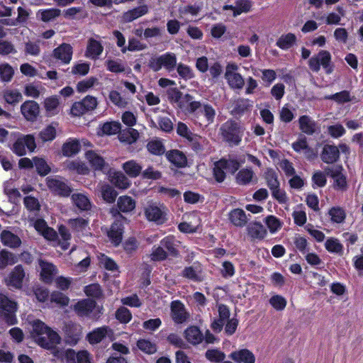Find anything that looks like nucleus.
I'll list each match as a JSON object with an SVG mask.
<instances>
[{
  "label": "nucleus",
  "mask_w": 363,
  "mask_h": 363,
  "mask_svg": "<svg viewBox=\"0 0 363 363\" xmlns=\"http://www.w3.org/2000/svg\"><path fill=\"white\" fill-rule=\"evenodd\" d=\"M36 147L35 138L33 134L24 135L18 133L15 141L10 147V150L16 156L23 157L27 154V150L30 152H33Z\"/></svg>",
  "instance_id": "nucleus-1"
},
{
  "label": "nucleus",
  "mask_w": 363,
  "mask_h": 363,
  "mask_svg": "<svg viewBox=\"0 0 363 363\" xmlns=\"http://www.w3.org/2000/svg\"><path fill=\"white\" fill-rule=\"evenodd\" d=\"M18 309L17 303L10 299L6 295L0 293V315L4 316L5 322L9 325L17 323L16 312Z\"/></svg>",
  "instance_id": "nucleus-2"
},
{
  "label": "nucleus",
  "mask_w": 363,
  "mask_h": 363,
  "mask_svg": "<svg viewBox=\"0 0 363 363\" xmlns=\"http://www.w3.org/2000/svg\"><path fill=\"white\" fill-rule=\"evenodd\" d=\"M308 66L314 72H319L322 66L326 74H331L333 71V67L331 65L330 53L327 50H320L317 55H313L309 59Z\"/></svg>",
  "instance_id": "nucleus-3"
},
{
  "label": "nucleus",
  "mask_w": 363,
  "mask_h": 363,
  "mask_svg": "<svg viewBox=\"0 0 363 363\" xmlns=\"http://www.w3.org/2000/svg\"><path fill=\"white\" fill-rule=\"evenodd\" d=\"M135 206L136 201L134 199L128 195H123L118 198L116 205L111 208L110 213L115 218L118 216V218L127 220L121 213H130L135 208Z\"/></svg>",
  "instance_id": "nucleus-4"
},
{
  "label": "nucleus",
  "mask_w": 363,
  "mask_h": 363,
  "mask_svg": "<svg viewBox=\"0 0 363 363\" xmlns=\"http://www.w3.org/2000/svg\"><path fill=\"white\" fill-rule=\"evenodd\" d=\"M177 65V57L172 52H167L158 57L151 58L149 62V67L154 72L160 71L162 67L166 69L173 70Z\"/></svg>",
  "instance_id": "nucleus-5"
},
{
  "label": "nucleus",
  "mask_w": 363,
  "mask_h": 363,
  "mask_svg": "<svg viewBox=\"0 0 363 363\" xmlns=\"http://www.w3.org/2000/svg\"><path fill=\"white\" fill-rule=\"evenodd\" d=\"M45 181L48 189L55 195L68 197L72 191V188L66 182L57 177H48Z\"/></svg>",
  "instance_id": "nucleus-6"
},
{
  "label": "nucleus",
  "mask_w": 363,
  "mask_h": 363,
  "mask_svg": "<svg viewBox=\"0 0 363 363\" xmlns=\"http://www.w3.org/2000/svg\"><path fill=\"white\" fill-rule=\"evenodd\" d=\"M26 276L25 270L21 264H18L4 279L5 284L10 289H21Z\"/></svg>",
  "instance_id": "nucleus-7"
},
{
  "label": "nucleus",
  "mask_w": 363,
  "mask_h": 363,
  "mask_svg": "<svg viewBox=\"0 0 363 363\" xmlns=\"http://www.w3.org/2000/svg\"><path fill=\"white\" fill-rule=\"evenodd\" d=\"M123 219L116 218L107 230V237L114 247H118L122 242L124 234V224Z\"/></svg>",
  "instance_id": "nucleus-8"
},
{
  "label": "nucleus",
  "mask_w": 363,
  "mask_h": 363,
  "mask_svg": "<svg viewBox=\"0 0 363 363\" xmlns=\"http://www.w3.org/2000/svg\"><path fill=\"white\" fill-rule=\"evenodd\" d=\"M65 342L70 345H76L82 335V328L75 323H68L64 328Z\"/></svg>",
  "instance_id": "nucleus-9"
},
{
  "label": "nucleus",
  "mask_w": 363,
  "mask_h": 363,
  "mask_svg": "<svg viewBox=\"0 0 363 363\" xmlns=\"http://www.w3.org/2000/svg\"><path fill=\"white\" fill-rule=\"evenodd\" d=\"M186 115L196 114L197 111L202 107V104L194 101V96L190 94H185L177 106Z\"/></svg>",
  "instance_id": "nucleus-10"
},
{
  "label": "nucleus",
  "mask_w": 363,
  "mask_h": 363,
  "mask_svg": "<svg viewBox=\"0 0 363 363\" xmlns=\"http://www.w3.org/2000/svg\"><path fill=\"white\" fill-rule=\"evenodd\" d=\"M21 112L26 121L34 122L40 114L39 104L35 101L27 100L21 104Z\"/></svg>",
  "instance_id": "nucleus-11"
},
{
  "label": "nucleus",
  "mask_w": 363,
  "mask_h": 363,
  "mask_svg": "<svg viewBox=\"0 0 363 363\" xmlns=\"http://www.w3.org/2000/svg\"><path fill=\"white\" fill-rule=\"evenodd\" d=\"M292 147L295 152L303 153L308 160H313L316 157L315 150L308 146L305 136L301 135L296 142L293 143Z\"/></svg>",
  "instance_id": "nucleus-12"
},
{
  "label": "nucleus",
  "mask_w": 363,
  "mask_h": 363,
  "mask_svg": "<svg viewBox=\"0 0 363 363\" xmlns=\"http://www.w3.org/2000/svg\"><path fill=\"white\" fill-rule=\"evenodd\" d=\"M172 318L177 324H182L187 320L189 314L186 311L184 305L180 301H174L171 304Z\"/></svg>",
  "instance_id": "nucleus-13"
},
{
  "label": "nucleus",
  "mask_w": 363,
  "mask_h": 363,
  "mask_svg": "<svg viewBox=\"0 0 363 363\" xmlns=\"http://www.w3.org/2000/svg\"><path fill=\"white\" fill-rule=\"evenodd\" d=\"M96 301L91 298H84L77 301L74 306V310L78 316H88L96 308Z\"/></svg>",
  "instance_id": "nucleus-14"
},
{
  "label": "nucleus",
  "mask_w": 363,
  "mask_h": 363,
  "mask_svg": "<svg viewBox=\"0 0 363 363\" xmlns=\"http://www.w3.org/2000/svg\"><path fill=\"white\" fill-rule=\"evenodd\" d=\"M61 337L55 331H50L46 336L39 335L35 338L36 343L42 348L50 350L54 345L60 344Z\"/></svg>",
  "instance_id": "nucleus-15"
},
{
  "label": "nucleus",
  "mask_w": 363,
  "mask_h": 363,
  "mask_svg": "<svg viewBox=\"0 0 363 363\" xmlns=\"http://www.w3.org/2000/svg\"><path fill=\"white\" fill-rule=\"evenodd\" d=\"M235 182L239 185L247 186L250 184L257 183V177L251 168L246 167L241 169L235 175Z\"/></svg>",
  "instance_id": "nucleus-16"
},
{
  "label": "nucleus",
  "mask_w": 363,
  "mask_h": 363,
  "mask_svg": "<svg viewBox=\"0 0 363 363\" xmlns=\"http://www.w3.org/2000/svg\"><path fill=\"white\" fill-rule=\"evenodd\" d=\"M73 53L72 47L67 43H62L53 50V57L61 60L64 64H69Z\"/></svg>",
  "instance_id": "nucleus-17"
},
{
  "label": "nucleus",
  "mask_w": 363,
  "mask_h": 363,
  "mask_svg": "<svg viewBox=\"0 0 363 363\" xmlns=\"http://www.w3.org/2000/svg\"><path fill=\"white\" fill-rule=\"evenodd\" d=\"M167 160L177 168H183L187 165V157L179 150H171L165 154Z\"/></svg>",
  "instance_id": "nucleus-18"
},
{
  "label": "nucleus",
  "mask_w": 363,
  "mask_h": 363,
  "mask_svg": "<svg viewBox=\"0 0 363 363\" xmlns=\"http://www.w3.org/2000/svg\"><path fill=\"white\" fill-rule=\"evenodd\" d=\"M340 157V150L338 147L334 145H325L320 158L322 161L327 164H333Z\"/></svg>",
  "instance_id": "nucleus-19"
},
{
  "label": "nucleus",
  "mask_w": 363,
  "mask_h": 363,
  "mask_svg": "<svg viewBox=\"0 0 363 363\" xmlns=\"http://www.w3.org/2000/svg\"><path fill=\"white\" fill-rule=\"evenodd\" d=\"M184 336L186 341L193 345H197L203 340V335L199 328L196 325L186 328L184 332Z\"/></svg>",
  "instance_id": "nucleus-20"
},
{
  "label": "nucleus",
  "mask_w": 363,
  "mask_h": 363,
  "mask_svg": "<svg viewBox=\"0 0 363 363\" xmlns=\"http://www.w3.org/2000/svg\"><path fill=\"white\" fill-rule=\"evenodd\" d=\"M104 47L100 41L91 38L88 40L87 46L85 52L86 57L92 60H96L102 54Z\"/></svg>",
  "instance_id": "nucleus-21"
},
{
  "label": "nucleus",
  "mask_w": 363,
  "mask_h": 363,
  "mask_svg": "<svg viewBox=\"0 0 363 363\" xmlns=\"http://www.w3.org/2000/svg\"><path fill=\"white\" fill-rule=\"evenodd\" d=\"M145 215L148 220L157 222V223H163L166 220L162 211L154 204L149 205L145 208Z\"/></svg>",
  "instance_id": "nucleus-22"
},
{
  "label": "nucleus",
  "mask_w": 363,
  "mask_h": 363,
  "mask_svg": "<svg viewBox=\"0 0 363 363\" xmlns=\"http://www.w3.org/2000/svg\"><path fill=\"white\" fill-rule=\"evenodd\" d=\"M148 11L149 9L147 5H140L124 12L123 14V21L125 23H130L134 20L147 14Z\"/></svg>",
  "instance_id": "nucleus-23"
},
{
  "label": "nucleus",
  "mask_w": 363,
  "mask_h": 363,
  "mask_svg": "<svg viewBox=\"0 0 363 363\" xmlns=\"http://www.w3.org/2000/svg\"><path fill=\"white\" fill-rule=\"evenodd\" d=\"M0 241L4 245L11 248L18 247L21 244V240L17 235L6 230L0 233Z\"/></svg>",
  "instance_id": "nucleus-24"
},
{
  "label": "nucleus",
  "mask_w": 363,
  "mask_h": 363,
  "mask_svg": "<svg viewBox=\"0 0 363 363\" xmlns=\"http://www.w3.org/2000/svg\"><path fill=\"white\" fill-rule=\"evenodd\" d=\"M230 357L237 363H255L254 354L247 349H242L230 354Z\"/></svg>",
  "instance_id": "nucleus-25"
},
{
  "label": "nucleus",
  "mask_w": 363,
  "mask_h": 363,
  "mask_svg": "<svg viewBox=\"0 0 363 363\" xmlns=\"http://www.w3.org/2000/svg\"><path fill=\"white\" fill-rule=\"evenodd\" d=\"M81 150V144L76 138H69L62 147V155L65 157H72L77 155Z\"/></svg>",
  "instance_id": "nucleus-26"
},
{
  "label": "nucleus",
  "mask_w": 363,
  "mask_h": 363,
  "mask_svg": "<svg viewBox=\"0 0 363 363\" xmlns=\"http://www.w3.org/2000/svg\"><path fill=\"white\" fill-rule=\"evenodd\" d=\"M160 245L162 246L164 250L165 249L168 255L173 257H177L179 255V252L177 250V240L172 235H168L164 237L160 240Z\"/></svg>",
  "instance_id": "nucleus-27"
},
{
  "label": "nucleus",
  "mask_w": 363,
  "mask_h": 363,
  "mask_svg": "<svg viewBox=\"0 0 363 363\" xmlns=\"http://www.w3.org/2000/svg\"><path fill=\"white\" fill-rule=\"evenodd\" d=\"M108 328L107 326L99 327L89 332L86 335V340L91 345L99 343L104 340L108 333Z\"/></svg>",
  "instance_id": "nucleus-28"
},
{
  "label": "nucleus",
  "mask_w": 363,
  "mask_h": 363,
  "mask_svg": "<svg viewBox=\"0 0 363 363\" xmlns=\"http://www.w3.org/2000/svg\"><path fill=\"white\" fill-rule=\"evenodd\" d=\"M64 168L72 172H76L79 174L86 175L89 172V168L86 164L77 160H67L64 162Z\"/></svg>",
  "instance_id": "nucleus-29"
},
{
  "label": "nucleus",
  "mask_w": 363,
  "mask_h": 363,
  "mask_svg": "<svg viewBox=\"0 0 363 363\" xmlns=\"http://www.w3.org/2000/svg\"><path fill=\"white\" fill-rule=\"evenodd\" d=\"M297 38L295 34L288 33L281 35L277 40L276 45L283 50L291 48L296 43Z\"/></svg>",
  "instance_id": "nucleus-30"
},
{
  "label": "nucleus",
  "mask_w": 363,
  "mask_h": 363,
  "mask_svg": "<svg viewBox=\"0 0 363 363\" xmlns=\"http://www.w3.org/2000/svg\"><path fill=\"white\" fill-rule=\"evenodd\" d=\"M72 201L80 211H87L91 208V203L89 198L81 193L73 194L71 196Z\"/></svg>",
  "instance_id": "nucleus-31"
},
{
  "label": "nucleus",
  "mask_w": 363,
  "mask_h": 363,
  "mask_svg": "<svg viewBox=\"0 0 363 363\" xmlns=\"http://www.w3.org/2000/svg\"><path fill=\"white\" fill-rule=\"evenodd\" d=\"M250 0H236L233 4L228 5V11H232L233 16H237L250 10Z\"/></svg>",
  "instance_id": "nucleus-32"
},
{
  "label": "nucleus",
  "mask_w": 363,
  "mask_h": 363,
  "mask_svg": "<svg viewBox=\"0 0 363 363\" xmlns=\"http://www.w3.org/2000/svg\"><path fill=\"white\" fill-rule=\"evenodd\" d=\"M59 99L56 96H51L48 97L44 101V107L46 111V116L51 117L57 115L59 110Z\"/></svg>",
  "instance_id": "nucleus-33"
},
{
  "label": "nucleus",
  "mask_w": 363,
  "mask_h": 363,
  "mask_svg": "<svg viewBox=\"0 0 363 363\" xmlns=\"http://www.w3.org/2000/svg\"><path fill=\"white\" fill-rule=\"evenodd\" d=\"M227 170V159L221 158L220 160L214 163L213 169V176L216 182H222L225 178V172Z\"/></svg>",
  "instance_id": "nucleus-34"
},
{
  "label": "nucleus",
  "mask_w": 363,
  "mask_h": 363,
  "mask_svg": "<svg viewBox=\"0 0 363 363\" xmlns=\"http://www.w3.org/2000/svg\"><path fill=\"white\" fill-rule=\"evenodd\" d=\"M86 157L94 170H102L106 165L104 159L92 150L86 152Z\"/></svg>",
  "instance_id": "nucleus-35"
},
{
  "label": "nucleus",
  "mask_w": 363,
  "mask_h": 363,
  "mask_svg": "<svg viewBox=\"0 0 363 363\" xmlns=\"http://www.w3.org/2000/svg\"><path fill=\"white\" fill-rule=\"evenodd\" d=\"M228 219L235 226L242 227L244 226L247 218L245 211L240 208H235L228 214Z\"/></svg>",
  "instance_id": "nucleus-36"
},
{
  "label": "nucleus",
  "mask_w": 363,
  "mask_h": 363,
  "mask_svg": "<svg viewBox=\"0 0 363 363\" xmlns=\"http://www.w3.org/2000/svg\"><path fill=\"white\" fill-rule=\"evenodd\" d=\"M147 151L152 155L161 156L165 152V146L159 138L150 140L146 145Z\"/></svg>",
  "instance_id": "nucleus-37"
},
{
  "label": "nucleus",
  "mask_w": 363,
  "mask_h": 363,
  "mask_svg": "<svg viewBox=\"0 0 363 363\" xmlns=\"http://www.w3.org/2000/svg\"><path fill=\"white\" fill-rule=\"evenodd\" d=\"M299 127L302 132L307 135H313L316 129L315 123L308 116H302L299 118Z\"/></svg>",
  "instance_id": "nucleus-38"
},
{
  "label": "nucleus",
  "mask_w": 363,
  "mask_h": 363,
  "mask_svg": "<svg viewBox=\"0 0 363 363\" xmlns=\"http://www.w3.org/2000/svg\"><path fill=\"white\" fill-rule=\"evenodd\" d=\"M330 175L334 179V186L336 189H344L346 186V177L341 172L342 167H337L329 169Z\"/></svg>",
  "instance_id": "nucleus-39"
},
{
  "label": "nucleus",
  "mask_w": 363,
  "mask_h": 363,
  "mask_svg": "<svg viewBox=\"0 0 363 363\" xmlns=\"http://www.w3.org/2000/svg\"><path fill=\"white\" fill-rule=\"evenodd\" d=\"M18 258L12 252L1 250L0 251V270L5 269L8 265L17 263Z\"/></svg>",
  "instance_id": "nucleus-40"
},
{
  "label": "nucleus",
  "mask_w": 363,
  "mask_h": 363,
  "mask_svg": "<svg viewBox=\"0 0 363 363\" xmlns=\"http://www.w3.org/2000/svg\"><path fill=\"white\" fill-rule=\"evenodd\" d=\"M248 233L253 239H263L267 235V230L259 223H251L247 228Z\"/></svg>",
  "instance_id": "nucleus-41"
},
{
  "label": "nucleus",
  "mask_w": 363,
  "mask_h": 363,
  "mask_svg": "<svg viewBox=\"0 0 363 363\" xmlns=\"http://www.w3.org/2000/svg\"><path fill=\"white\" fill-rule=\"evenodd\" d=\"M55 266L51 263H45L40 272L41 280L45 284H51L54 279Z\"/></svg>",
  "instance_id": "nucleus-42"
},
{
  "label": "nucleus",
  "mask_w": 363,
  "mask_h": 363,
  "mask_svg": "<svg viewBox=\"0 0 363 363\" xmlns=\"http://www.w3.org/2000/svg\"><path fill=\"white\" fill-rule=\"evenodd\" d=\"M123 169L132 178L137 177L142 171V167L135 160H129L123 163Z\"/></svg>",
  "instance_id": "nucleus-43"
},
{
  "label": "nucleus",
  "mask_w": 363,
  "mask_h": 363,
  "mask_svg": "<svg viewBox=\"0 0 363 363\" xmlns=\"http://www.w3.org/2000/svg\"><path fill=\"white\" fill-rule=\"evenodd\" d=\"M176 130L178 135L186 139L189 142H194V138L197 136L190 130L186 123L182 121H179L177 123Z\"/></svg>",
  "instance_id": "nucleus-44"
},
{
  "label": "nucleus",
  "mask_w": 363,
  "mask_h": 363,
  "mask_svg": "<svg viewBox=\"0 0 363 363\" xmlns=\"http://www.w3.org/2000/svg\"><path fill=\"white\" fill-rule=\"evenodd\" d=\"M118 194V191L109 184H105L101 187V197L108 203H113Z\"/></svg>",
  "instance_id": "nucleus-45"
},
{
  "label": "nucleus",
  "mask_w": 363,
  "mask_h": 363,
  "mask_svg": "<svg viewBox=\"0 0 363 363\" xmlns=\"http://www.w3.org/2000/svg\"><path fill=\"white\" fill-rule=\"evenodd\" d=\"M136 345L140 351L147 354H153L157 350V345L149 340L139 339Z\"/></svg>",
  "instance_id": "nucleus-46"
},
{
  "label": "nucleus",
  "mask_w": 363,
  "mask_h": 363,
  "mask_svg": "<svg viewBox=\"0 0 363 363\" xmlns=\"http://www.w3.org/2000/svg\"><path fill=\"white\" fill-rule=\"evenodd\" d=\"M38 13L40 14V20L45 23H48L59 17L61 14V11L57 8H50L40 9L38 11Z\"/></svg>",
  "instance_id": "nucleus-47"
},
{
  "label": "nucleus",
  "mask_w": 363,
  "mask_h": 363,
  "mask_svg": "<svg viewBox=\"0 0 363 363\" xmlns=\"http://www.w3.org/2000/svg\"><path fill=\"white\" fill-rule=\"evenodd\" d=\"M325 247L330 253L341 255L343 252V245L335 238H328L325 242Z\"/></svg>",
  "instance_id": "nucleus-48"
},
{
  "label": "nucleus",
  "mask_w": 363,
  "mask_h": 363,
  "mask_svg": "<svg viewBox=\"0 0 363 363\" xmlns=\"http://www.w3.org/2000/svg\"><path fill=\"white\" fill-rule=\"evenodd\" d=\"M33 160L34 162L33 165H35L36 169V172L40 176L45 177L51 172V168L43 158L34 157Z\"/></svg>",
  "instance_id": "nucleus-49"
},
{
  "label": "nucleus",
  "mask_w": 363,
  "mask_h": 363,
  "mask_svg": "<svg viewBox=\"0 0 363 363\" xmlns=\"http://www.w3.org/2000/svg\"><path fill=\"white\" fill-rule=\"evenodd\" d=\"M244 84L245 81L240 74L228 72V85L232 89L240 90L243 88Z\"/></svg>",
  "instance_id": "nucleus-50"
},
{
  "label": "nucleus",
  "mask_w": 363,
  "mask_h": 363,
  "mask_svg": "<svg viewBox=\"0 0 363 363\" xmlns=\"http://www.w3.org/2000/svg\"><path fill=\"white\" fill-rule=\"evenodd\" d=\"M67 224L74 232H82L88 226L89 220L81 217L70 218Z\"/></svg>",
  "instance_id": "nucleus-51"
},
{
  "label": "nucleus",
  "mask_w": 363,
  "mask_h": 363,
  "mask_svg": "<svg viewBox=\"0 0 363 363\" xmlns=\"http://www.w3.org/2000/svg\"><path fill=\"white\" fill-rule=\"evenodd\" d=\"M84 291L89 297L99 299L103 296V290L98 283L90 284L84 287Z\"/></svg>",
  "instance_id": "nucleus-52"
},
{
  "label": "nucleus",
  "mask_w": 363,
  "mask_h": 363,
  "mask_svg": "<svg viewBox=\"0 0 363 363\" xmlns=\"http://www.w3.org/2000/svg\"><path fill=\"white\" fill-rule=\"evenodd\" d=\"M269 303L274 310L277 311H282L286 306L287 301L281 295L274 294L269 299Z\"/></svg>",
  "instance_id": "nucleus-53"
},
{
  "label": "nucleus",
  "mask_w": 363,
  "mask_h": 363,
  "mask_svg": "<svg viewBox=\"0 0 363 363\" xmlns=\"http://www.w3.org/2000/svg\"><path fill=\"white\" fill-rule=\"evenodd\" d=\"M58 233L61 237L62 242L60 243L61 248L66 250L69 247V240L72 238L69 229L64 225H58Z\"/></svg>",
  "instance_id": "nucleus-54"
},
{
  "label": "nucleus",
  "mask_w": 363,
  "mask_h": 363,
  "mask_svg": "<svg viewBox=\"0 0 363 363\" xmlns=\"http://www.w3.org/2000/svg\"><path fill=\"white\" fill-rule=\"evenodd\" d=\"M115 317L122 324L128 323L133 318L130 311L125 306H120L116 310Z\"/></svg>",
  "instance_id": "nucleus-55"
},
{
  "label": "nucleus",
  "mask_w": 363,
  "mask_h": 363,
  "mask_svg": "<svg viewBox=\"0 0 363 363\" xmlns=\"http://www.w3.org/2000/svg\"><path fill=\"white\" fill-rule=\"evenodd\" d=\"M206 358L212 362L216 363H227V361H224L225 357V354L224 352L217 350V349H211L208 350L205 354Z\"/></svg>",
  "instance_id": "nucleus-56"
},
{
  "label": "nucleus",
  "mask_w": 363,
  "mask_h": 363,
  "mask_svg": "<svg viewBox=\"0 0 363 363\" xmlns=\"http://www.w3.org/2000/svg\"><path fill=\"white\" fill-rule=\"evenodd\" d=\"M111 182L121 189H128L130 185L129 179L121 172L115 173L112 177Z\"/></svg>",
  "instance_id": "nucleus-57"
},
{
  "label": "nucleus",
  "mask_w": 363,
  "mask_h": 363,
  "mask_svg": "<svg viewBox=\"0 0 363 363\" xmlns=\"http://www.w3.org/2000/svg\"><path fill=\"white\" fill-rule=\"evenodd\" d=\"M14 70L8 63L0 65V80L3 82H9L13 79Z\"/></svg>",
  "instance_id": "nucleus-58"
},
{
  "label": "nucleus",
  "mask_w": 363,
  "mask_h": 363,
  "mask_svg": "<svg viewBox=\"0 0 363 363\" xmlns=\"http://www.w3.org/2000/svg\"><path fill=\"white\" fill-rule=\"evenodd\" d=\"M329 216L333 223H342L345 221L346 213L345 211L340 207H333L329 211Z\"/></svg>",
  "instance_id": "nucleus-59"
},
{
  "label": "nucleus",
  "mask_w": 363,
  "mask_h": 363,
  "mask_svg": "<svg viewBox=\"0 0 363 363\" xmlns=\"http://www.w3.org/2000/svg\"><path fill=\"white\" fill-rule=\"evenodd\" d=\"M264 178L266 179L268 187L270 189L279 187V182L278 181L277 174L272 169H268L264 173Z\"/></svg>",
  "instance_id": "nucleus-60"
},
{
  "label": "nucleus",
  "mask_w": 363,
  "mask_h": 363,
  "mask_svg": "<svg viewBox=\"0 0 363 363\" xmlns=\"http://www.w3.org/2000/svg\"><path fill=\"white\" fill-rule=\"evenodd\" d=\"M158 128L166 133H171L174 130V124L167 116H159L157 118Z\"/></svg>",
  "instance_id": "nucleus-61"
},
{
  "label": "nucleus",
  "mask_w": 363,
  "mask_h": 363,
  "mask_svg": "<svg viewBox=\"0 0 363 363\" xmlns=\"http://www.w3.org/2000/svg\"><path fill=\"white\" fill-rule=\"evenodd\" d=\"M121 124L118 122H106L101 126L102 133L107 135H115L119 132Z\"/></svg>",
  "instance_id": "nucleus-62"
},
{
  "label": "nucleus",
  "mask_w": 363,
  "mask_h": 363,
  "mask_svg": "<svg viewBox=\"0 0 363 363\" xmlns=\"http://www.w3.org/2000/svg\"><path fill=\"white\" fill-rule=\"evenodd\" d=\"M139 247V242L135 237H129L123 242V248L126 254L132 255Z\"/></svg>",
  "instance_id": "nucleus-63"
},
{
  "label": "nucleus",
  "mask_w": 363,
  "mask_h": 363,
  "mask_svg": "<svg viewBox=\"0 0 363 363\" xmlns=\"http://www.w3.org/2000/svg\"><path fill=\"white\" fill-rule=\"evenodd\" d=\"M56 129L52 125H48L39 133L40 139L43 142L52 141L56 138Z\"/></svg>",
  "instance_id": "nucleus-64"
}]
</instances>
